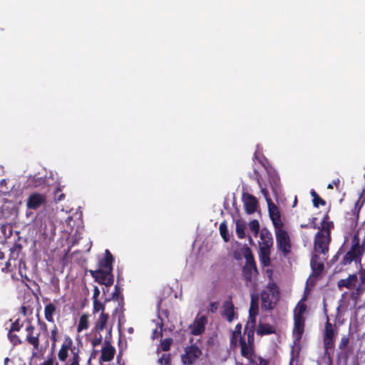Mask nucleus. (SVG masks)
I'll list each match as a JSON object with an SVG mask.
<instances>
[{
  "instance_id": "nucleus-14",
  "label": "nucleus",
  "mask_w": 365,
  "mask_h": 365,
  "mask_svg": "<svg viewBox=\"0 0 365 365\" xmlns=\"http://www.w3.org/2000/svg\"><path fill=\"white\" fill-rule=\"evenodd\" d=\"M264 167L268 175V180L274 192H277L280 187V179L277 172L272 167L264 165Z\"/></svg>"
},
{
  "instance_id": "nucleus-51",
  "label": "nucleus",
  "mask_w": 365,
  "mask_h": 365,
  "mask_svg": "<svg viewBox=\"0 0 365 365\" xmlns=\"http://www.w3.org/2000/svg\"><path fill=\"white\" fill-rule=\"evenodd\" d=\"M273 246V243L270 242H262L259 244V250H270L271 247Z\"/></svg>"
},
{
  "instance_id": "nucleus-8",
  "label": "nucleus",
  "mask_w": 365,
  "mask_h": 365,
  "mask_svg": "<svg viewBox=\"0 0 365 365\" xmlns=\"http://www.w3.org/2000/svg\"><path fill=\"white\" fill-rule=\"evenodd\" d=\"M26 338L25 341L29 344L32 346L33 347V354H35V351H37L39 350L40 346V331H37L36 327L31 324V322H29L28 325L26 326Z\"/></svg>"
},
{
  "instance_id": "nucleus-37",
  "label": "nucleus",
  "mask_w": 365,
  "mask_h": 365,
  "mask_svg": "<svg viewBox=\"0 0 365 365\" xmlns=\"http://www.w3.org/2000/svg\"><path fill=\"white\" fill-rule=\"evenodd\" d=\"M98 312L101 313L105 312V304L101 302L98 299L93 300V314H96Z\"/></svg>"
},
{
  "instance_id": "nucleus-46",
  "label": "nucleus",
  "mask_w": 365,
  "mask_h": 365,
  "mask_svg": "<svg viewBox=\"0 0 365 365\" xmlns=\"http://www.w3.org/2000/svg\"><path fill=\"white\" fill-rule=\"evenodd\" d=\"M58 329L56 324H53L51 331L50 339L51 341H58Z\"/></svg>"
},
{
  "instance_id": "nucleus-7",
  "label": "nucleus",
  "mask_w": 365,
  "mask_h": 365,
  "mask_svg": "<svg viewBox=\"0 0 365 365\" xmlns=\"http://www.w3.org/2000/svg\"><path fill=\"white\" fill-rule=\"evenodd\" d=\"M21 250L22 246L19 243H14L12 247H10L9 258L5 263L4 267L1 268L2 272H9L12 270V267H16L17 265L19 267V261L24 262L22 259L19 257Z\"/></svg>"
},
{
  "instance_id": "nucleus-52",
  "label": "nucleus",
  "mask_w": 365,
  "mask_h": 365,
  "mask_svg": "<svg viewBox=\"0 0 365 365\" xmlns=\"http://www.w3.org/2000/svg\"><path fill=\"white\" fill-rule=\"evenodd\" d=\"M55 358L53 354L39 365H54Z\"/></svg>"
},
{
  "instance_id": "nucleus-5",
  "label": "nucleus",
  "mask_w": 365,
  "mask_h": 365,
  "mask_svg": "<svg viewBox=\"0 0 365 365\" xmlns=\"http://www.w3.org/2000/svg\"><path fill=\"white\" fill-rule=\"evenodd\" d=\"M276 237V245L277 250L285 257L292 252V243L288 232L283 228L274 230Z\"/></svg>"
},
{
  "instance_id": "nucleus-39",
  "label": "nucleus",
  "mask_w": 365,
  "mask_h": 365,
  "mask_svg": "<svg viewBox=\"0 0 365 365\" xmlns=\"http://www.w3.org/2000/svg\"><path fill=\"white\" fill-rule=\"evenodd\" d=\"M22 267L24 268H26V263L24 262H21V261H19V274L21 277V280L22 282L26 285L28 286V284H26V281L27 282H30V279L29 277L26 274V273H24L23 272V270H22Z\"/></svg>"
},
{
  "instance_id": "nucleus-57",
  "label": "nucleus",
  "mask_w": 365,
  "mask_h": 365,
  "mask_svg": "<svg viewBox=\"0 0 365 365\" xmlns=\"http://www.w3.org/2000/svg\"><path fill=\"white\" fill-rule=\"evenodd\" d=\"M100 295V290L98 287H95L93 289V300L98 299Z\"/></svg>"
},
{
  "instance_id": "nucleus-47",
  "label": "nucleus",
  "mask_w": 365,
  "mask_h": 365,
  "mask_svg": "<svg viewBox=\"0 0 365 365\" xmlns=\"http://www.w3.org/2000/svg\"><path fill=\"white\" fill-rule=\"evenodd\" d=\"M349 343V339L346 336H343L341 339V341L339 344V348L340 349H344L346 347V346Z\"/></svg>"
},
{
  "instance_id": "nucleus-12",
  "label": "nucleus",
  "mask_w": 365,
  "mask_h": 365,
  "mask_svg": "<svg viewBox=\"0 0 365 365\" xmlns=\"http://www.w3.org/2000/svg\"><path fill=\"white\" fill-rule=\"evenodd\" d=\"M46 202V197L45 195L33 192L29 195L26 200V206L29 209L36 210L41 205H44Z\"/></svg>"
},
{
  "instance_id": "nucleus-31",
  "label": "nucleus",
  "mask_w": 365,
  "mask_h": 365,
  "mask_svg": "<svg viewBox=\"0 0 365 365\" xmlns=\"http://www.w3.org/2000/svg\"><path fill=\"white\" fill-rule=\"evenodd\" d=\"M328 220H329V215H328V214H326L321 222V226L318 227L317 228L319 230L331 232V228L334 227V224H333V222H331V221L329 222Z\"/></svg>"
},
{
  "instance_id": "nucleus-29",
  "label": "nucleus",
  "mask_w": 365,
  "mask_h": 365,
  "mask_svg": "<svg viewBox=\"0 0 365 365\" xmlns=\"http://www.w3.org/2000/svg\"><path fill=\"white\" fill-rule=\"evenodd\" d=\"M255 325L246 324L244 329V334H247V343L253 346L255 343Z\"/></svg>"
},
{
  "instance_id": "nucleus-36",
  "label": "nucleus",
  "mask_w": 365,
  "mask_h": 365,
  "mask_svg": "<svg viewBox=\"0 0 365 365\" xmlns=\"http://www.w3.org/2000/svg\"><path fill=\"white\" fill-rule=\"evenodd\" d=\"M245 225L240 221L236 222V234L240 239H243L245 237Z\"/></svg>"
},
{
  "instance_id": "nucleus-54",
  "label": "nucleus",
  "mask_w": 365,
  "mask_h": 365,
  "mask_svg": "<svg viewBox=\"0 0 365 365\" xmlns=\"http://www.w3.org/2000/svg\"><path fill=\"white\" fill-rule=\"evenodd\" d=\"M245 358L249 360L250 364L252 365H257V361H255L256 355L255 352L251 354L250 356H248V357Z\"/></svg>"
},
{
  "instance_id": "nucleus-13",
  "label": "nucleus",
  "mask_w": 365,
  "mask_h": 365,
  "mask_svg": "<svg viewBox=\"0 0 365 365\" xmlns=\"http://www.w3.org/2000/svg\"><path fill=\"white\" fill-rule=\"evenodd\" d=\"M72 349H78L75 346H73V341L69 337L65 338L58 352V358L60 361L64 362L68 356V351L72 352Z\"/></svg>"
},
{
  "instance_id": "nucleus-9",
  "label": "nucleus",
  "mask_w": 365,
  "mask_h": 365,
  "mask_svg": "<svg viewBox=\"0 0 365 365\" xmlns=\"http://www.w3.org/2000/svg\"><path fill=\"white\" fill-rule=\"evenodd\" d=\"M91 275L95 279V281L106 287H110L113 284V275L112 272L98 269L97 270H91Z\"/></svg>"
},
{
  "instance_id": "nucleus-15",
  "label": "nucleus",
  "mask_w": 365,
  "mask_h": 365,
  "mask_svg": "<svg viewBox=\"0 0 365 365\" xmlns=\"http://www.w3.org/2000/svg\"><path fill=\"white\" fill-rule=\"evenodd\" d=\"M242 200L247 214H252L256 211L258 202L254 195L247 192L243 193Z\"/></svg>"
},
{
  "instance_id": "nucleus-55",
  "label": "nucleus",
  "mask_w": 365,
  "mask_h": 365,
  "mask_svg": "<svg viewBox=\"0 0 365 365\" xmlns=\"http://www.w3.org/2000/svg\"><path fill=\"white\" fill-rule=\"evenodd\" d=\"M257 182H258V185L259 186L261 187V192L263 194V195L264 196V197L267 199V198H269L268 197V192L267 190H266V188L264 187H262V184L260 182V180L259 178H257Z\"/></svg>"
},
{
  "instance_id": "nucleus-63",
  "label": "nucleus",
  "mask_w": 365,
  "mask_h": 365,
  "mask_svg": "<svg viewBox=\"0 0 365 365\" xmlns=\"http://www.w3.org/2000/svg\"><path fill=\"white\" fill-rule=\"evenodd\" d=\"M21 310H22V312L24 313V314L26 315V311H27L26 307H24V306H22L21 307Z\"/></svg>"
},
{
  "instance_id": "nucleus-61",
  "label": "nucleus",
  "mask_w": 365,
  "mask_h": 365,
  "mask_svg": "<svg viewBox=\"0 0 365 365\" xmlns=\"http://www.w3.org/2000/svg\"><path fill=\"white\" fill-rule=\"evenodd\" d=\"M57 341H51V349L53 351L55 349V347L56 346Z\"/></svg>"
},
{
  "instance_id": "nucleus-18",
  "label": "nucleus",
  "mask_w": 365,
  "mask_h": 365,
  "mask_svg": "<svg viewBox=\"0 0 365 365\" xmlns=\"http://www.w3.org/2000/svg\"><path fill=\"white\" fill-rule=\"evenodd\" d=\"M222 316L225 317L229 322H232L235 317V307L232 301V297H230L228 299L225 300L222 304Z\"/></svg>"
},
{
  "instance_id": "nucleus-38",
  "label": "nucleus",
  "mask_w": 365,
  "mask_h": 365,
  "mask_svg": "<svg viewBox=\"0 0 365 365\" xmlns=\"http://www.w3.org/2000/svg\"><path fill=\"white\" fill-rule=\"evenodd\" d=\"M260 239L263 242H270L273 243V237L271 232L266 229H264L260 232Z\"/></svg>"
},
{
  "instance_id": "nucleus-58",
  "label": "nucleus",
  "mask_w": 365,
  "mask_h": 365,
  "mask_svg": "<svg viewBox=\"0 0 365 365\" xmlns=\"http://www.w3.org/2000/svg\"><path fill=\"white\" fill-rule=\"evenodd\" d=\"M115 292L113 293V298L115 299H118V293H119V287L115 285Z\"/></svg>"
},
{
  "instance_id": "nucleus-59",
  "label": "nucleus",
  "mask_w": 365,
  "mask_h": 365,
  "mask_svg": "<svg viewBox=\"0 0 365 365\" xmlns=\"http://www.w3.org/2000/svg\"><path fill=\"white\" fill-rule=\"evenodd\" d=\"M360 279L362 283H365V269L363 270L360 274Z\"/></svg>"
},
{
  "instance_id": "nucleus-44",
  "label": "nucleus",
  "mask_w": 365,
  "mask_h": 365,
  "mask_svg": "<svg viewBox=\"0 0 365 365\" xmlns=\"http://www.w3.org/2000/svg\"><path fill=\"white\" fill-rule=\"evenodd\" d=\"M323 342L324 349L328 350L334 347V338H324L323 337Z\"/></svg>"
},
{
  "instance_id": "nucleus-40",
  "label": "nucleus",
  "mask_w": 365,
  "mask_h": 365,
  "mask_svg": "<svg viewBox=\"0 0 365 365\" xmlns=\"http://www.w3.org/2000/svg\"><path fill=\"white\" fill-rule=\"evenodd\" d=\"M173 342V340L172 339L170 338H166V339H164L161 343H160V347H161V349L163 351H168L170 350V346H171V344Z\"/></svg>"
},
{
  "instance_id": "nucleus-62",
  "label": "nucleus",
  "mask_w": 365,
  "mask_h": 365,
  "mask_svg": "<svg viewBox=\"0 0 365 365\" xmlns=\"http://www.w3.org/2000/svg\"><path fill=\"white\" fill-rule=\"evenodd\" d=\"M158 334V331L157 329H154L153 331V338H155L156 336V334Z\"/></svg>"
},
{
  "instance_id": "nucleus-6",
  "label": "nucleus",
  "mask_w": 365,
  "mask_h": 365,
  "mask_svg": "<svg viewBox=\"0 0 365 365\" xmlns=\"http://www.w3.org/2000/svg\"><path fill=\"white\" fill-rule=\"evenodd\" d=\"M331 241V232L319 230L315 235L314 240V251L318 253L327 255L329 252V245Z\"/></svg>"
},
{
  "instance_id": "nucleus-26",
  "label": "nucleus",
  "mask_w": 365,
  "mask_h": 365,
  "mask_svg": "<svg viewBox=\"0 0 365 365\" xmlns=\"http://www.w3.org/2000/svg\"><path fill=\"white\" fill-rule=\"evenodd\" d=\"M56 312V307L53 303H48L45 306L44 315L45 319L51 323H54V314Z\"/></svg>"
},
{
  "instance_id": "nucleus-20",
  "label": "nucleus",
  "mask_w": 365,
  "mask_h": 365,
  "mask_svg": "<svg viewBox=\"0 0 365 365\" xmlns=\"http://www.w3.org/2000/svg\"><path fill=\"white\" fill-rule=\"evenodd\" d=\"M358 280L357 274L356 273L349 274L348 277L345 279H341L337 282V287L339 289L342 288H346L351 289L354 288Z\"/></svg>"
},
{
  "instance_id": "nucleus-53",
  "label": "nucleus",
  "mask_w": 365,
  "mask_h": 365,
  "mask_svg": "<svg viewBox=\"0 0 365 365\" xmlns=\"http://www.w3.org/2000/svg\"><path fill=\"white\" fill-rule=\"evenodd\" d=\"M339 184H340V180L339 178L335 179V180H334L332 181L331 183H329L327 185V188L328 189H333L334 186H335L336 187V189H339Z\"/></svg>"
},
{
  "instance_id": "nucleus-41",
  "label": "nucleus",
  "mask_w": 365,
  "mask_h": 365,
  "mask_svg": "<svg viewBox=\"0 0 365 365\" xmlns=\"http://www.w3.org/2000/svg\"><path fill=\"white\" fill-rule=\"evenodd\" d=\"M53 198L56 202H58L65 198V195L62 193L61 187H56L53 192Z\"/></svg>"
},
{
  "instance_id": "nucleus-19",
  "label": "nucleus",
  "mask_w": 365,
  "mask_h": 365,
  "mask_svg": "<svg viewBox=\"0 0 365 365\" xmlns=\"http://www.w3.org/2000/svg\"><path fill=\"white\" fill-rule=\"evenodd\" d=\"M110 316L108 313H101L98 318L96 320L92 331L101 332L107 326Z\"/></svg>"
},
{
  "instance_id": "nucleus-3",
  "label": "nucleus",
  "mask_w": 365,
  "mask_h": 365,
  "mask_svg": "<svg viewBox=\"0 0 365 365\" xmlns=\"http://www.w3.org/2000/svg\"><path fill=\"white\" fill-rule=\"evenodd\" d=\"M242 252L246 259L245 264L242 267V276L247 282H250L253 276L258 274V269L251 249L245 247Z\"/></svg>"
},
{
  "instance_id": "nucleus-30",
  "label": "nucleus",
  "mask_w": 365,
  "mask_h": 365,
  "mask_svg": "<svg viewBox=\"0 0 365 365\" xmlns=\"http://www.w3.org/2000/svg\"><path fill=\"white\" fill-rule=\"evenodd\" d=\"M241 328L242 326L240 324H238L235 326V330L232 331V336L230 338V345L231 346H236L237 345V339L240 338L241 336Z\"/></svg>"
},
{
  "instance_id": "nucleus-25",
  "label": "nucleus",
  "mask_w": 365,
  "mask_h": 365,
  "mask_svg": "<svg viewBox=\"0 0 365 365\" xmlns=\"http://www.w3.org/2000/svg\"><path fill=\"white\" fill-rule=\"evenodd\" d=\"M258 313V304L252 299L249 310V319L246 324L256 325V315Z\"/></svg>"
},
{
  "instance_id": "nucleus-60",
  "label": "nucleus",
  "mask_w": 365,
  "mask_h": 365,
  "mask_svg": "<svg viewBox=\"0 0 365 365\" xmlns=\"http://www.w3.org/2000/svg\"><path fill=\"white\" fill-rule=\"evenodd\" d=\"M359 247H360V249L362 248V250H364V253L365 252V238L363 240L361 245L359 243Z\"/></svg>"
},
{
  "instance_id": "nucleus-49",
  "label": "nucleus",
  "mask_w": 365,
  "mask_h": 365,
  "mask_svg": "<svg viewBox=\"0 0 365 365\" xmlns=\"http://www.w3.org/2000/svg\"><path fill=\"white\" fill-rule=\"evenodd\" d=\"M159 361L161 364L168 365L170 363V358L169 354H163L159 359Z\"/></svg>"
},
{
  "instance_id": "nucleus-45",
  "label": "nucleus",
  "mask_w": 365,
  "mask_h": 365,
  "mask_svg": "<svg viewBox=\"0 0 365 365\" xmlns=\"http://www.w3.org/2000/svg\"><path fill=\"white\" fill-rule=\"evenodd\" d=\"M312 202L314 206L316 207H319V205L324 206L326 205V201L322 197H320L319 195H316V196H314V198H313Z\"/></svg>"
},
{
  "instance_id": "nucleus-17",
  "label": "nucleus",
  "mask_w": 365,
  "mask_h": 365,
  "mask_svg": "<svg viewBox=\"0 0 365 365\" xmlns=\"http://www.w3.org/2000/svg\"><path fill=\"white\" fill-rule=\"evenodd\" d=\"M207 322L205 316L197 317L192 325H190L191 333L193 335L197 336L201 334L205 331V326Z\"/></svg>"
},
{
  "instance_id": "nucleus-2",
  "label": "nucleus",
  "mask_w": 365,
  "mask_h": 365,
  "mask_svg": "<svg viewBox=\"0 0 365 365\" xmlns=\"http://www.w3.org/2000/svg\"><path fill=\"white\" fill-rule=\"evenodd\" d=\"M307 309V305L299 302L294 311V327L292 334L295 341L301 340L304 331L305 318L304 314Z\"/></svg>"
},
{
  "instance_id": "nucleus-4",
  "label": "nucleus",
  "mask_w": 365,
  "mask_h": 365,
  "mask_svg": "<svg viewBox=\"0 0 365 365\" xmlns=\"http://www.w3.org/2000/svg\"><path fill=\"white\" fill-rule=\"evenodd\" d=\"M279 289L274 282L269 283L267 289L261 292L262 306L268 310L272 309L279 300Z\"/></svg>"
},
{
  "instance_id": "nucleus-23",
  "label": "nucleus",
  "mask_w": 365,
  "mask_h": 365,
  "mask_svg": "<svg viewBox=\"0 0 365 365\" xmlns=\"http://www.w3.org/2000/svg\"><path fill=\"white\" fill-rule=\"evenodd\" d=\"M239 344L240 346V353L243 357H248V356L255 352V346L247 343L243 336H240Z\"/></svg>"
},
{
  "instance_id": "nucleus-56",
  "label": "nucleus",
  "mask_w": 365,
  "mask_h": 365,
  "mask_svg": "<svg viewBox=\"0 0 365 365\" xmlns=\"http://www.w3.org/2000/svg\"><path fill=\"white\" fill-rule=\"evenodd\" d=\"M257 359L259 361V364L257 365H269V361L262 358V356H257Z\"/></svg>"
},
{
  "instance_id": "nucleus-1",
  "label": "nucleus",
  "mask_w": 365,
  "mask_h": 365,
  "mask_svg": "<svg viewBox=\"0 0 365 365\" xmlns=\"http://www.w3.org/2000/svg\"><path fill=\"white\" fill-rule=\"evenodd\" d=\"M349 250L345 253L339 264L335 267L334 272L346 271V267L352 262L361 264L364 250L359 247V236L358 233L354 234L353 236Z\"/></svg>"
},
{
  "instance_id": "nucleus-34",
  "label": "nucleus",
  "mask_w": 365,
  "mask_h": 365,
  "mask_svg": "<svg viewBox=\"0 0 365 365\" xmlns=\"http://www.w3.org/2000/svg\"><path fill=\"white\" fill-rule=\"evenodd\" d=\"M219 230H220V233L222 237L223 238V240L225 242H228L230 240V236L228 234V229H227V223L225 222L220 223Z\"/></svg>"
},
{
  "instance_id": "nucleus-32",
  "label": "nucleus",
  "mask_w": 365,
  "mask_h": 365,
  "mask_svg": "<svg viewBox=\"0 0 365 365\" xmlns=\"http://www.w3.org/2000/svg\"><path fill=\"white\" fill-rule=\"evenodd\" d=\"M15 331H9L8 332V338L10 341V342L14 345V346H18V345H20L23 343V340L21 339V337L17 335L16 334L14 333Z\"/></svg>"
},
{
  "instance_id": "nucleus-48",
  "label": "nucleus",
  "mask_w": 365,
  "mask_h": 365,
  "mask_svg": "<svg viewBox=\"0 0 365 365\" xmlns=\"http://www.w3.org/2000/svg\"><path fill=\"white\" fill-rule=\"evenodd\" d=\"M344 247L343 246H341L337 251V252L336 253V255L334 256H333V257L331 258V259L330 260V263L331 264H334L335 262H337V260L339 259V255H341L342 253H344Z\"/></svg>"
},
{
  "instance_id": "nucleus-33",
  "label": "nucleus",
  "mask_w": 365,
  "mask_h": 365,
  "mask_svg": "<svg viewBox=\"0 0 365 365\" xmlns=\"http://www.w3.org/2000/svg\"><path fill=\"white\" fill-rule=\"evenodd\" d=\"M91 334L93 335V339L91 341L93 347H96L100 345L103 341V336L101 332H96L91 331Z\"/></svg>"
},
{
  "instance_id": "nucleus-28",
  "label": "nucleus",
  "mask_w": 365,
  "mask_h": 365,
  "mask_svg": "<svg viewBox=\"0 0 365 365\" xmlns=\"http://www.w3.org/2000/svg\"><path fill=\"white\" fill-rule=\"evenodd\" d=\"M259 261L264 267H269L271 263L270 250H259Z\"/></svg>"
},
{
  "instance_id": "nucleus-24",
  "label": "nucleus",
  "mask_w": 365,
  "mask_h": 365,
  "mask_svg": "<svg viewBox=\"0 0 365 365\" xmlns=\"http://www.w3.org/2000/svg\"><path fill=\"white\" fill-rule=\"evenodd\" d=\"M275 328L269 324L259 323L256 332L257 335L264 336L275 333Z\"/></svg>"
},
{
  "instance_id": "nucleus-64",
  "label": "nucleus",
  "mask_w": 365,
  "mask_h": 365,
  "mask_svg": "<svg viewBox=\"0 0 365 365\" xmlns=\"http://www.w3.org/2000/svg\"><path fill=\"white\" fill-rule=\"evenodd\" d=\"M9 361H10L9 358L6 357L4 361V365H8V363L9 362Z\"/></svg>"
},
{
  "instance_id": "nucleus-16",
  "label": "nucleus",
  "mask_w": 365,
  "mask_h": 365,
  "mask_svg": "<svg viewBox=\"0 0 365 365\" xmlns=\"http://www.w3.org/2000/svg\"><path fill=\"white\" fill-rule=\"evenodd\" d=\"M310 265L312 271V276L318 278L322 274L324 265L323 262L319 261V256L317 254H314L312 256Z\"/></svg>"
},
{
  "instance_id": "nucleus-10",
  "label": "nucleus",
  "mask_w": 365,
  "mask_h": 365,
  "mask_svg": "<svg viewBox=\"0 0 365 365\" xmlns=\"http://www.w3.org/2000/svg\"><path fill=\"white\" fill-rule=\"evenodd\" d=\"M268 211L270 219L272 222L274 230L283 228L284 222L281 219V213L278 207L272 202L270 198H267Z\"/></svg>"
},
{
  "instance_id": "nucleus-27",
  "label": "nucleus",
  "mask_w": 365,
  "mask_h": 365,
  "mask_svg": "<svg viewBox=\"0 0 365 365\" xmlns=\"http://www.w3.org/2000/svg\"><path fill=\"white\" fill-rule=\"evenodd\" d=\"M89 327V315L88 314H83L79 319L77 326V331L78 333L83 330L88 329Z\"/></svg>"
},
{
  "instance_id": "nucleus-50",
  "label": "nucleus",
  "mask_w": 365,
  "mask_h": 365,
  "mask_svg": "<svg viewBox=\"0 0 365 365\" xmlns=\"http://www.w3.org/2000/svg\"><path fill=\"white\" fill-rule=\"evenodd\" d=\"M218 307H219L218 302H211L207 307V311L211 313H215L217 311Z\"/></svg>"
},
{
  "instance_id": "nucleus-11",
  "label": "nucleus",
  "mask_w": 365,
  "mask_h": 365,
  "mask_svg": "<svg viewBox=\"0 0 365 365\" xmlns=\"http://www.w3.org/2000/svg\"><path fill=\"white\" fill-rule=\"evenodd\" d=\"M202 354V351L195 345L187 346L181 359L183 365H192Z\"/></svg>"
},
{
  "instance_id": "nucleus-21",
  "label": "nucleus",
  "mask_w": 365,
  "mask_h": 365,
  "mask_svg": "<svg viewBox=\"0 0 365 365\" xmlns=\"http://www.w3.org/2000/svg\"><path fill=\"white\" fill-rule=\"evenodd\" d=\"M113 255L108 250H106L104 258L99 261L100 269H105L104 270L113 272Z\"/></svg>"
},
{
  "instance_id": "nucleus-35",
  "label": "nucleus",
  "mask_w": 365,
  "mask_h": 365,
  "mask_svg": "<svg viewBox=\"0 0 365 365\" xmlns=\"http://www.w3.org/2000/svg\"><path fill=\"white\" fill-rule=\"evenodd\" d=\"M334 332L332 327V324L329 322V319H327L325 324V330L324 334V338H334Z\"/></svg>"
},
{
  "instance_id": "nucleus-42",
  "label": "nucleus",
  "mask_w": 365,
  "mask_h": 365,
  "mask_svg": "<svg viewBox=\"0 0 365 365\" xmlns=\"http://www.w3.org/2000/svg\"><path fill=\"white\" fill-rule=\"evenodd\" d=\"M250 230L254 232L255 235H257L259 230V223L257 220H253L249 224Z\"/></svg>"
},
{
  "instance_id": "nucleus-43",
  "label": "nucleus",
  "mask_w": 365,
  "mask_h": 365,
  "mask_svg": "<svg viewBox=\"0 0 365 365\" xmlns=\"http://www.w3.org/2000/svg\"><path fill=\"white\" fill-rule=\"evenodd\" d=\"M23 327V324L20 323V320L17 319L11 323L9 331H19Z\"/></svg>"
},
{
  "instance_id": "nucleus-22",
  "label": "nucleus",
  "mask_w": 365,
  "mask_h": 365,
  "mask_svg": "<svg viewBox=\"0 0 365 365\" xmlns=\"http://www.w3.org/2000/svg\"><path fill=\"white\" fill-rule=\"evenodd\" d=\"M106 346L101 349L100 360L103 361H110L113 359L115 350L108 342L106 341Z\"/></svg>"
}]
</instances>
